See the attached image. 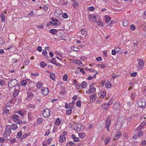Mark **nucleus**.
Here are the masks:
<instances>
[{
	"label": "nucleus",
	"instance_id": "obj_38",
	"mask_svg": "<svg viewBox=\"0 0 146 146\" xmlns=\"http://www.w3.org/2000/svg\"><path fill=\"white\" fill-rule=\"evenodd\" d=\"M60 3L61 4L63 5H66L67 4V3L64 0H61Z\"/></svg>",
	"mask_w": 146,
	"mask_h": 146
},
{
	"label": "nucleus",
	"instance_id": "obj_24",
	"mask_svg": "<svg viewBox=\"0 0 146 146\" xmlns=\"http://www.w3.org/2000/svg\"><path fill=\"white\" fill-rule=\"evenodd\" d=\"M78 4L77 1H75L73 4V7L75 9H77L78 6Z\"/></svg>",
	"mask_w": 146,
	"mask_h": 146
},
{
	"label": "nucleus",
	"instance_id": "obj_28",
	"mask_svg": "<svg viewBox=\"0 0 146 146\" xmlns=\"http://www.w3.org/2000/svg\"><path fill=\"white\" fill-rule=\"evenodd\" d=\"M111 139V138L110 137H108V138H107L105 141V145H106L110 141Z\"/></svg>",
	"mask_w": 146,
	"mask_h": 146
},
{
	"label": "nucleus",
	"instance_id": "obj_59",
	"mask_svg": "<svg viewBox=\"0 0 146 146\" xmlns=\"http://www.w3.org/2000/svg\"><path fill=\"white\" fill-rule=\"evenodd\" d=\"M116 50H113L111 51V54L112 55H115L116 54Z\"/></svg>",
	"mask_w": 146,
	"mask_h": 146
},
{
	"label": "nucleus",
	"instance_id": "obj_52",
	"mask_svg": "<svg viewBox=\"0 0 146 146\" xmlns=\"http://www.w3.org/2000/svg\"><path fill=\"white\" fill-rule=\"evenodd\" d=\"M37 123L38 124H40L42 121V120L41 118H39L37 119Z\"/></svg>",
	"mask_w": 146,
	"mask_h": 146
},
{
	"label": "nucleus",
	"instance_id": "obj_58",
	"mask_svg": "<svg viewBox=\"0 0 146 146\" xmlns=\"http://www.w3.org/2000/svg\"><path fill=\"white\" fill-rule=\"evenodd\" d=\"M50 20L54 23H56L58 22V20L56 19L51 18Z\"/></svg>",
	"mask_w": 146,
	"mask_h": 146
},
{
	"label": "nucleus",
	"instance_id": "obj_15",
	"mask_svg": "<svg viewBox=\"0 0 146 146\" xmlns=\"http://www.w3.org/2000/svg\"><path fill=\"white\" fill-rule=\"evenodd\" d=\"M96 97V95L94 94L91 95L89 96V98L91 99L90 101L92 102L95 101Z\"/></svg>",
	"mask_w": 146,
	"mask_h": 146
},
{
	"label": "nucleus",
	"instance_id": "obj_56",
	"mask_svg": "<svg viewBox=\"0 0 146 146\" xmlns=\"http://www.w3.org/2000/svg\"><path fill=\"white\" fill-rule=\"evenodd\" d=\"M76 85V88H78V89H80L82 88V87H81V84H77Z\"/></svg>",
	"mask_w": 146,
	"mask_h": 146
},
{
	"label": "nucleus",
	"instance_id": "obj_16",
	"mask_svg": "<svg viewBox=\"0 0 146 146\" xmlns=\"http://www.w3.org/2000/svg\"><path fill=\"white\" fill-rule=\"evenodd\" d=\"M80 32H81L82 35L85 36L87 35V32L85 29H82Z\"/></svg>",
	"mask_w": 146,
	"mask_h": 146
},
{
	"label": "nucleus",
	"instance_id": "obj_45",
	"mask_svg": "<svg viewBox=\"0 0 146 146\" xmlns=\"http://www.w3.org/2000/svg\"><path fill=\"white\" fill-rule=\"evenodd\" d=\"M130 28L132 30H134L135 29V26L134 25H131L130 26Z\"/></svg>",
	"mask_w": 146,
	"mask_h": 146
},
{
	"label": "nucleus",
	"instance_id": "obj_54",
	"mask_svg": "<svg viewBox=\"0 0 146 146\" xmlns=\"http://www.w3.org/2000/svg\"><path fill=\"white\" fill-rule=\"evenodd\" d=\"M113 99H111L110 100V101H109L108 103L107 104L109 106L111 105L112 104V103L113 102Z\"/></svg>",
	"mask_w": 146,
	"mask_h": 146
},
{
	"label": "nucleus",
	"instance_id": "obj_60",
	"mask_svg": "<svg viewBox=\"0 0 146 146\" xmlns=\"http://www.w3.org/2000/svg\"><path fill=\"white\" fill-rule=\"evenodd\" d=\"M137 73L136 72L132 73L131 74V76L132 77H135L137 75Z\"/></svg>",
	"mask_w": 146,
	"mask_h": 146
},
{
	"label": "nucleus",
	"instance_id": "obj_50",
	"mask_svg": "<svg viewBox=\"0 0 146 146\" xmlns=\"http://www.w3.org/2000/svg\"><path fill=\"white\" fill-rule=\"evenodd\" d=\"M62 17L66 19L68 18V16L67 14L65 13L62 15Z\"/></svg>",
	"mask_w": 146,
	"mask_h": 146
},
{
	"label": "nucleus",
	"instance_id": "obj_40",
	"mask_svg": "<svg viewBox=\"0 0 146 146\" xmlns=\"http://www.w3.org/2000/svg\"><path fill=\"white\" fill-rule=\"evenodd\" d=\"M22 131H20L17 134V138H20L22 135Z\"/></svg>",
	"mask_w": 146,
	"mask_h": 146
},
{
	"label": "nucleus",
	"instance_id": "obj_10",
	"mask_svg": "<svg viewBox=\"0 0 146 146\" xmlns=\"http://www.w3.org/2000/svg\"><path fill=\"white\" fill-rule=\"evenodd\" d=\"M19 86V85H17V88L14 89V92L13 93V96L15 97L18 96L19 94L20 90Z\"/></svg>",
	"mask_w": 146,
	"mask_h": 146
},
{
	"label": "nucleus",
	"instance_id": "obj_63",
	"mask_svg": "<svg viewBox=\"0 0 146 146\" xmlns=\"http://www.w3.org/2000/svg\"><path fill=\"white\" fill-rule=\"evenodd\" d=\"M48 8L47 7L46 5H44L43 7V10L44 11H47V10H48Z\"/></svg>",
	"mask_w": 146,
	"mask_h": 146
},
{
	"label": "nucleus",
	"instance_id": "obj_14",
	"mask_svg": "<svg viewBox=\"0 0 146 146\" xmlns=\"http://www.w3.org/2000/svg\"><path fill=\"white\" fill-rule=\"evenodd\" d=\"M138 59H137V60L138 61ZM139 60V62H138V64L139 65V68L140 69H141L143 68V66H144V62L142 60Z\"/></svg>",
	"mask_w": 146,
	"mask_h": 146
},
{
	"label": "nucleus",
	"instance_id": "obj_48",
	"mask_svg": "<svg viewBox=\"0 0 146 146\" xmlns=\"http://www.w3.org/2000/svg\"><path fill=\"white\" fill-rule=\"evenodd\" d=\"M138 135L139 137H141L143 134V132L142 131H140L137 132Z\"/></svg>",
	"mask_w": 146,
	"mask_h": 146
},
{
	"label": "nucleus",
	"instance_id": "obj_6",
	"mask_svg": "<svg viewBox=\"0 0 146 146\" xmlns=\"http://www.w3.org/2000/svg\"><path fill=\"white\" fill-rule=\"evenodd\" d=\"M84 126L80 123H78L76 124L74 128V129L76 131H80L83 129Z\"/></svg>",
	"mask_w": 146,
	"mask_h": 146
},
{
	"label": "nucleus",
	"instance_id": "obj_64",
	"mask_svg": "<svg viewBox=\"0 0 146 146\" xmlns=\"http://www.w3.org/2000/svg\"><path fill=\"white\" fill-rule=\"evenodd\" d=\"M146 125V122H144L141 123L140 125L141 127H143L144 126Z\"/></svg>",
	"mask_w": 146,
	"mask_h": 146
},
{
	"label": "nucleus",
	"instance_id": "obj_25",
	"mask_svg": "<svg viewBox=\"0 0 146 146\" xmlns=\"http://www.w3.org/2000/svg\"><path fill=\"white\" fill-rule=\"evenodd\" d=\"M121 135V133L120 131H117L116 134L115 135V137L116 138L118 139L119 138Z\"/></svg>",
	"mask_w": 146,
	"mask_h": 146
},
{
	"label": "nucleus",
	"instance_id": "obj_3",
	"mask_svg": "<svg viewBox=\"0 0 146 146\" xmlns=\"http://www.w3.org/2000/svg\"><path fill=\"white\" fill-rule=\"evenodd\" d=\"M94 83H92L90 86V88L89 89L86 91V93L87 94H89L90 93H93L95 92L96 90V88L94 87Z\"/></svg>",
	"mask_w": 146,
	"mask_h": 146
},
{
	"label": "nucleus",
	"instance_id": "obj_29",
	"mask_svg": "<svg viewBox=\"0 0 146 146\" xmlns=\"http://www.w3.org/2000/svg\"><path fill=\"white\" fill-rule=\"evenodd\" d=\"M61 123V121L60 119L59 118H57L55 122V124L56 125H59Z\"/></svg>",
	"mask_w": 146,
	"mask_h": 146
},
{
	"label": "nucleus",
	"instance_id": "obj_44",
	"mask_svg": "<svg viewBox=\"0 0 146 146\" xmlns=\"http://www.w3.org/2000/svg\"><path fill=\"white\" fill-rule=\"evenodd\" d=\"M68 79V76L66 74H65L63 76V80L64 81H66Z\"/></svg>",
	"mask_w": 146,
	"mask_h": 146
},
{
	"label": "nucleus",
	"instance_id": "obj_9",
	"mask_svg": "<svg viewBox=\"0 0 146 146\" xmlns=\"http://www.w3.org/2000/svg\"><path fill=\"white\" fill-rule=\"evenodd\" d=\"M49 92L48 89L47 88L42 87L41 89V93L44 95H47Z\"/></svg>",
	"mask_w": 146,
	"mask_h": 146
},
{
	"label": "nucleus",
	"instance_id": "obj_43",
	"mask_svg": "<svg viewBox=\"0 0 146 146\" xmlns=\"http://www.w3.org/2000/svg\"><path fill=\"white\" fill-rule=\"evenodd\" d=\"M74 143L72 141H70L66 144V146H71Z\"/></svg>",
	"mask_w": 146,
	"mask_h": 146
},
{
	"label": "nucleus",
	"instance_id": "obj_23",
	"mask_svg": "<svg viewBox=\"0 0 146 146\" xmlns=\"http://www.w3.org/2000/svg\"><path fill=\"white\" fill-rule=\"evenodd\" d=\"M71 49L74 51L79 52L80 49L75 46H72L71 47Z\"/></svg>",
	"mask_w": 146,
	"mask_h": 146
},
{
	"label": "nucleus",
	"instance_id": "obj_1",
	"mask_svg": "<svg viewBox=\"0 0 146 146\" xmlns=\"http://www.w3.org/2000/svg\"><path fill=\"white\" fill-rule=\"evenodd\" d=\"M19 85L18 84V81L16 79H12L8 84L9 87L10 88H12L15 86L17 87V85Z\"/></svg>",
	"mask_w": 146,
	"mask_h": 146
},
{
	"label": "nucleus",
	"instance_id": "obj_17",
	"mask_svg": "<svg viewBox=\"0 0 146 146\" xmlns=\"http://www.w3.org/2000/svg\"><path fill=\"white\" fill-rule=\"evenodd\" d=\"M66 139V138L64 135L61 134L60 136V141L63 142H64Z\"/></svg>",
	"mask_w": 146,
	"mask_h": 146
},
{
	"label": "nucleus",
	"instance_id": "obj_61",
	"mask_svg": "<svg viewBox=\"0 0 146 146\" xmlns=\"http://www.w3.org/2000/svg\"><path fill=\"white\" fill-rule=\"evenodd\" d=\"M141 145L142 146H145L146 145V141L145 140H143L141 142Z\"/></svg>",
	"mask_w": 146,
	"mask_h": 146
},
{
	"label": "nucleus",
	"instance_id": "obj_33",
	"mask_svg": "<svg viewBox=\"0 0 146 146\" xmlns=\"http://www.w3.org/2000/svg\"><path fill=\"white\" fill-rule=\"evenodd\" d=\"M105 19L106 21L108 22L110 20L111 18L109 16L106 15L105 16Z\"/></svg>",
	"mask_w": 146,
	"mask_h": 146
},
{
	"label": "nucleus",
	"instance_id": "obj_55",
	"mask_svg": "<svg viewBox=\"0 0 146 146\" xmlns=\"http://www.w3.org/2000/svg\"><path fill=\"white\" fill-rule=\"evenodd\" d=\"M78 69H80V71L82 72V74L83 75H84L85 74V73L84 70V69L83 68H78Z\"/></svg>",
	"mask_w": 146,
	"mask_h": 146
},
{
	"label": "nucleus",
	"instance_id": "obj_20",
	"mask_svg": "<svg viewBox=\"0 0 146 146\" xmlns=\"http://www.w3.org/2000/svg\"><path fill=\"white\" fill-rule=\"evenodd\" d=\"M81 85L82 88H86L87 85V83L86 82L84 81L81 84Z\"/></svg>",
	"mask_w": 146,
	"mask_h": 146
},
{
	"label": "nucleus",
	"instance_id": "obj_31",
	"mask_svg": "<svg viewBox=\"0 0 146 146\" xmlns=\"http://www.w3.org/2000/svg\"><path fill=\"white\" fill-rule=\"evenodd\" d=\"M105 86L106 88H109L111 86V83L109 82H107Z\"/></svg>",
	"mask_w": 146,
	"mask_h": 146
},
{
	"label": "nucleus",
	"instance_id": "obj_18",
	"mask_svg": "<svg viewBox=\"0 0 146 146\" xmlns=\"http://www.w3.org/2000/svg\"><path fill=\"white\" fill-rule=\"evenodd\" d=\"M109 106L107 104L105 103L102 104V109L107 110L108 109Z\"/></svg>",
	"mask_w": 146,
	"mask_h": 146
},
{
	"label": "nucleus",
	"instance_id": "obj_39",
	"mask_svg": "<svg viewBox=\"0 0 146 146\" xmlns=\"http://www.w3.org/2000/svg\"><path fill=\"white\" fill-rule=\"evenodd\" d=\"M5 81L4 80L2 79H0V85L2 86H4L5 85Z\"/></svg>",
	"mask_w": 146,
	"mask_h": 146
},
{
	"label": "nucleus",
	"instance_id": "obj_51",
	"mask_svg": "<svg viewBox=\"0 0 146 146\" xmlns=\"http://www.w3.org/2000/svg\"><path fill=\"white\" fill-rule=\"evenodd\" d=\"M56 62V60L54 58H52L50 61V62L54 64V63Z\"/></svg>",
	"mask_w": 146,
	"mask_h": 146
},
{
	"label": "nucleus",
	"instance_id": "obj_21",
	"mask_svg": "<svg viewBox=\"0 0 146 146\" xmlns=\"http://www.w3.org/2000/svg\"><path fill=\"white\" fill-rule=\"evenodd\" d=\"M49 32L54 35H55L57 33V30L56 29H52L49 30Z\"/></svg>",
	"mask_w": 146,
	"mask_h": 146
},
{
	"label": "nucleus",
	"instance_id": "obj_7",
	"mask_svg": "<svg viewBox=\"0 0 146 146\" xmlns=\"http://www.w3.org/2000/svg\"><path fill=\"white\" fill-rule=\"evenodd\" d=\"M100 19V17L99 15L96 16L94 15H91L90 20V21L93 22H96L97 20Z\"/></svg>",
	"mask_w": 146,
	"mask_h": 146
},
{
	"label": "nucleus",
	"instance_id": "obj_2",
	"mask_svg": "<svg viewBox=\"0 0 146 146\" xmlns=\"http://www.w3.org/2000/svg\"><path fill=\"white\" fill-rule=\"evenodd\" d=\"M20 117L18 115L15 114L13 115L12 119L17 123L20 125L22 123V120L20 119Z\"/></svg>",
	"mask_w": 146,
	"mask_h": 146
},
{
	"label": "nucleus",
	"instance_id": "obj_47",
	"mask_svg": "<svg viewBox=\"0 0 146 146\" xmlns=\"http://www.w3.org/2000/svg\"><path fill=\"white\" fill-rule=\"evenodd\" d=\"M72 112V110H67L66 112V114L67 115H69L71 114Z\"/></svg>",
	"mask_w": 146,
	"mask_h": 146
},
{
	"label": "nucleus",
	"instance_id": "obj_8",
	"mask_svg": "<svg viewBox=\"0 0 146 146\" xmlns=\"http://www.w3.org/2000/svg\"><path fill=\"white\" fill-rule=\"evenodd\" d=\"M111 120L110 118H107L106 121L105 127L108 131H109V128L111 125Z\"/></svg>",
	"mask_w": 146,
	"mask_h": 146
},
{
	"label": "nucleus",
	"instance_id": "obj_37",
	"mask_svg": "<svg viewBox=\"0 0 146 146\" xmlns=\"http://www.w3.org/2000/svg\"><path fill=\"white\" fill-rule=\"evenodd\" d=\"M40 66L42 68H44L46 66V64L42 62H41L40 63Z\"/></svg>",
	"mask_w": 146,
	"mask_h": 146
},
{
	"label": "nucleus",
	"instance_id": "obj_12",
	"mask_svg": "<svg viewBox=\"0 0 146 146\" xmlns=\"http://www.w3.org/2000/svg\"><path fill=\"white\" fill-rule=\"evenodd\" d=\"M137 104L139 107L143 108L145 106V102L144 100H139L137 102Z\"/></svg>",
	"mask_w": 146,
	"mask_h": 146
},
{
	"label": "nucleus",
	"instance_id": "obj_13",
	"mask_svg": "<svg viewBox=\"0 0 146 146\" xmlns=\"http://www.w3.org/2000/svg\"><path fill=\"white\" fill-rule=\"evenodd\" d=\"M27 100L28 101L30 100L32 98L33 96V93L30 92H27Z\"/></svg>",
	"mask_w": 146,
	"mask_h": 146
},
{
	"label": "nucleus",
	"instance_id": "obj_34",
	"mask_svg": "<svg viewBox=\"0 0 146 146\" xmlns=\"http://www.w3.org/2000/svg\"><path fill=\"white\" fill-rule=\"evenodd\" d=\"M106 92L104 91H102L101 92V94H100L101 96L103 98H104L105 97V96L106 95Z\"/></svg>",
	"mask_w": 146,
	"mask_h": 146
},
{
	"label": "nucleus",
	"instance_id": "obj_35",
	"mask_svg": "<svg viewBox=\"0 0 146 146\" xmlns=\"http://www.w3.org/2000/svg\"><path fill=\"white\" fill-rule=\"evenodd\" d=\"M27 83V81L25 80H23L21 82V84L22 86H25Z\"/></svg>",
	"mask_w": 146,
	"mask_h": 146
},
{
	"label": "nucleus",
	"instance_id": "obj_42",
	"mask_svg": "<svg viewBox=\"0 0 146 146\" xmlns=\"http://www.w3.org/2000/svg\"><path fill=\"white\" fill-rule=\"evenodd\" d=\"M81 106V101L80 100L78 101L76 103V106L77 107H80Z\"/></svg>",
	"mask_w": 146,
	"mask_h": 146
},
{
	"label": "nucleus",
	"instance_id": "obj_5",
	"mask_svg": "<svg viewBox=\"0 0 146 146\" xmlns=\"http://www.w3.org/2000/svg\"><path fill=\"white\" fill-rule=\"evenodd\" d=\"M11 133V129L10 126L9 125H7L6 127L4 135H6V136H5V137H8L10 135Z\"/></svg>",
	"mask_w": 146,
	"mask_h": 146
},
{
	"label": "nucleus",
	"instance_id": "obj_26",
	"mask_svg": "<svg viewBox=\"0 0 146 146\" xmlns=\"http://www.w3.org/2000/svg\"><path fill=\"white\" fill-rule=\"evenodd\" d=\"M123 25L125 27L127 26L128 25V22L126 20H124L123 22Z\"/></svg>",
	"mask_w": 146,
	"mask_h": 146
},
{
	"label": "nucleus",
	"instance_id": "obj_41",
	"mask_svg": "<svg viewBox=\"0 0 146 146\" xmlns=\"http://www.w3.org/2000/svg\"><path fill=\"white\" fill-rule=\"evenodd\" d=\"M79 137L81 138H82L85 136V134L84 133H78Z\"/></svg>",
	"mask_w": 146,
	"mask_h": 146
},
{
	"label": "nucleus",
	"instance_id": "obj_11",
	"mask_svg": "<svg viewBox=\"0 0 146 146\" xmlns=\"http://www.w3.org/2000/svg\"><path fill=\"white\" fill-rule=\"evenodd\" d=\"M121 105L118 102H114L113 107V109L117 110H119L121 108Z\"/></svg>",
	"mask_w": 146,
	"mask_h": 146
},
{
	"label": "nucleus",
	"instance_id": "obj_4",
	"mask_svg": "<svg viewBox=\"0 0 146 146\" xmlns=\"http://www.w3.org/2000/svg\"><path fill=\"white\" fill-rule=\"evenodd\" d=\"M42 113L44 117H48L50 115V110L48 108H46L42 111Z\"/></svg>",
	"mask_w": 146,
	"mask_h": 146
},
{
	"label": "nucleus",
	"instance_id": "obj_53",
	"mask_svg": "<svg viewBox=\"0 0 146 146\" xmlns=\"http://www.w3.org/2000/svg\"><path fill=\"white\" fill-rule=\"evenodd\" d=\"M18 113L19 114V115L22 116H24V114L23 112L21 110L19 111L18 112Z\"/></svg>",
	"mask_w": 146,
	"mask_h": 146
},
{
	"label": "nucleus",
	"instance_id": "obj_19",
	"mask_svg": "<svg viewBox=\"0 0 146 146\" xmlns=\"http://www.w3.org/2000/svg\"><path fill=\"white\" fill-rule=\"evenodd\" d=\"M10 126V127L13 130H16L18 128V126L16 124H12Z\"/></svg>",
	"mask_w": 146,
	"mask_h": 146
},
{
	"label": "nucleus",
	"instance_id": "obj_46",
	"mask_svg": "<svg viewBox=\"0 0 146 146\" xmlns=\"http://www.w3.org/2000/svg\"><path fill=\"white\" fill-rule=\"evenodd\" d=\"M88 9L89 11H93L95 9V8L93 7H90L88 8Z\"/></svg>",
	"mask_w": 146,
	"mask_h": 146
},
{
	"label": "nucleus",
	"instance_id": "obj_32",
	"mask_svg": "<svg viewBox=\"0 0 146 146\" xmlns=\"http://www.w3.org/2000/svg\"><path fill=\"white\" fill-rule=\"evenodd\" d=\"M42 83L41 82H38L36 84L37 87L38 88H40L42 87Z\"/></svg>",
	"mask_w": 146,
	"mask_h": 146
},
{
	"label": "nucleus",
	"instance_id": "obj_30",
	"mask_svg": "<svg viewBox=\"0 0 146 146\" xmlns=\"http://www.w3.org/2000/svg\"><path fill=\"white\" fill-rule=\"evenodd\" d=\"M74 62L76 64L79 65H80L82 64V61L79 60L75 59Z\"/></svg>",
	"mask_w": 146,
	"mask_h": 146
},
{
	"label": "nucleus",
	"instance_id": "obj_49",
	"mask_svg": "<svg viewBox=\"0 0 146 146\" xmlns=\"http://www.w3.org/2000/svg\"><path fill=\"white\" fill-rule=\"evenodd\" d=\"M9 112V110L8 109H4L3 110V113L4 114L5 113V114H6L7 113H8Z\"/></svg>",
	"mask_w": 146,
	"mask_h": 146
},
{
	"label": "nucleus",
	"instance_id": "obj_57",
	"mask_svg": "<svg viewBox=\"0 0 146 146\" xmlns=\"http://www.w3.org/2000/svg\"><path fill=\"white\" fill-rule=\"evenodd\" d=\"M143 127H141V126L140 125H139L137 128L136 129V131H139L141 130Z\"/></svg>",
	"mask_w": 146,
	"mask_h": 146
},
{
	"label": "nucleus",
	"instance_id": "obj_62",
	"mask_svg": "<svg viewBox=\"0 0 146 146\" xmlns=\"http://www.w3.org/2000/svg\"><path fill=\"white\" fill-rule=\"evenodd\" d=\"M29 60H26L24 61V64L25 65H28L29 63Z\"/></svg>",
	"mask_w": 146,
	"mask_h": 146
},
{
	"label": "nucleus",
	"instance_id": "obj_36",
	"mask_svg": "<svg viewBox=\"0 0 146 146\" xmlns=\"http://www.w3.org/2000/svg\"><path fill=\"white\" fill-rule=\"evenodd\" d=\"M1 20L2 22H4L5 20V17L3 14H2L1 15Z\"/></svg>",
	"mask_w": 146,
	"mask_h": 146
},
{
	"label": "nucleus",
	"instance_id": "obj_27",
	"mask_svg": "<svg viewBox=\"0 0 146 146\" xmlns=\"http://www.w3.org/2000/svg\"><path fill=\"white\" fill-rule=\"evenodd\" d=\"M50 79L53 80H55V74L53 73L51 74L50 75Z\"/></svg>",
	"mask_w": 146,
	"mask_h": 146
},
{
	"label": "nucleus",
	"instance_id": "obj_22",
	"mask_svg": "<svg viewBox=\"0 0 146 146\" xmlns=\"http://www.w3.org/2000/svg\"><path fill=\"white\" fill-rule=\"evenodd\" d=\"M115 49L116 52L119 54H121L122 51V50L118 47H115Z\"/></svg>",
	"mask_w": 146,
	"mask_h": 146
}]
</instances>
